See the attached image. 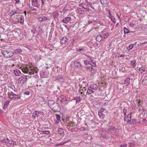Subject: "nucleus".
<instances>
[{
    "mask_svg": "<svg viewBox=\"0 0 147 147\" xmlns=\"http://www.w3.org/2000/svg\"><path fill=\"white\" fill-rule=\"evenodd\" d=\"M49 106L51 109L55 112H58L61 110L59 104L53 100H49L48 102Z\"/></svg>",
    "mask_w": 147,
    "mask_h": 147,
    "instance_id": "f257e3e1",
    "label": "nucleus"
},
{
    "mask_svg": "<svg viewBox=\"0 0 147 147\" xmlns=\"http://www.w3.org/2000/svg\"><path fill=\"white\" fill-rule=\"evenodd\" d=\"M1 53L3 55L5 58L11 57L13 56L14 53L12 51L7 49H4L2 50Z\"/></svg>",
    "mask_w": 147,
    "mask_h": 147,
    "instance_id": "f03ea898",
    "label": "nucleus"
},
{
    "mask_svg": "<svg viewBox=\"0 0 147 147\" xmlns=\"http://www.w3.org/2000/svg\"><path fill=\"white\" fill-rule=\"evenodd\" d=\"M108 132L113 135L115 134L117 132V129L113 126L109 127L107 129Z\"/></svg>",
    "mask_w": 147,
    "mask_h": 147,
    "instance_id": "7ed1b4c3",
    "label": "nucleus"
},
{
    "mask_svg": "<svg viewBox=\"0 0 147 147\" xmlns=\"http://www.w3.org/2000/svg\"><path fill=\"white\" fill-rule=\"evenodd\" d=\"M32 5V6L38 7L40 5V0H31Z\"/></svg>",
    "mask_w": 147,
    "mask_h": 147,
    "instance_id": "20e7f679",
    "label": "nucleus"
},
{
    "mask_svg": "<svg viewBox=\"0 0 147 147\" xmlns=\"http://www.w3.org/2000/svg\"><path fill=\"white\" fill-rule=\"evenodd\" d=\"M132 113L130 112L129 113L127 116V123L129 124H131V115Z\"/></svg>",
    "mask_w": 147,
    "mask_h": 147,
    "instance_id": "39448f33",
    "label": "nucleus"
},
{
    "mask_svg": "<svg viewBox=\"0 0 147 147\" xmlns=\"http://www.w3.org/2000/svg\"><path fill=\"white\" fill-rule=\"evenodd\" d=\"M38 72L37 69L36 67H34L32 69H31L30 71H29V73L30 74H34L35 73H37Z\"/></svg>",
    "mask_w": 147,
    "mask_h": 147,
    "instance_id": "423d86ee",
    "label": "nucleus"
},
{
    "mask_svg": "<svg viewBox=\"0 0 147 147\" xmlns=\"http://www.w3.org/2000/svg\"><path fill=\"white\" fill-rule=\"evenodd\" d=\"M71 19V18L70 17H65L62 20V22L65 24H67L69 22Z\"/></svg>",
    "mask_w": 147,
    "mask_h": 147,
    "instance_id": "0eeeda50",
    "label": "nucleus"
},
{
    "mask_svg": "<svg viewBox=\"0 0 147 147\" xmlns=\"http://www.w3.org/2000/svg\"><path fill=\"white\" fill-rule=\"evenodd\" d=\"M74 67L76 68H79L82 69V65L78 62H76L74 63Z\"/></svg>",
    "mask_w": 147,
    "mask_h": 147,
    "instance_id": "6e6552de",
    "label": "nucleus"
},
{
    "mask_svg": "<svg viewBox=\"0 0 147 147\" xmlns=\"http://www.w3.org/2000/svg\"><path fill=\"white\" fill-rule=\"evenodd\" d=\"M102 112V111L101 110H99L98 111V115L100 118L103 119L104 117L105 116V115L104 114H103Z\"/></svg>",
    "mask_w": 147,
    "mask_h": 147,
    "instance_id": "1a4fd4ad",
    "label": "nucleus"
},
{
    "mask_svg": "<svg viewBox=\"0 0 147 147\" xmlns=\"http://www.w3.org/2000/svg\"><path fill=\"white\" fill-rule=\"evenodd\" d=\"M22 51L21 49H17L14 50L13 53H14V54H20Z\"/></svg>",
    "mask_w": 147,
    "mask_h": 147,
    "instance_id": "9d476101",
    "label": "nucleus"
},
{
    "mask_svg": "<svg viewBox=\"0 0 147 147\" xmlns=\"http://www.w3.org/2000/svg\"><path fill=\"white\" fill-rule=\"evenodd\" d=\"M38 20L40 22L47 20H48V19L47 17L44 16H42L39 18H38Z\"/></svg>",
    "mask_w": 147,
    "mask_h": 147,
    "instance_id": "9b49d317",
    "label": "nucleus"
},
{
    "mask_svg": "<svg viewBox=\"0 0 147 147\" xmlns=\"http://www.w3.org/2000/svg\"><path fill=\"white\" fill-rule=\"evenodd\" d=\"M67 38L66 37H63L61 40V44H65L66 42L67 41Z\"/></svg>",
    "mask_w": 147,
    "mask_h": 147,
    "instance_id": "f8f14e48",
    "label": "nucleus"
},
{
    "mask_svg": "<svg viewBox=\"0 0 147 147\" xmlns=\"http://www.w3.org/2000/svg\"><path fill=\"white\" fill-rule=\"evenodd\" d=\"M18 12L17 11V10L15 11V9H14L13 10L11 11V12L9 13V15H11V16H13L16 13H17Z\"/></svg>",
    "mask_w": 147,
    "mask_h": 147,
    "instance_id": "ddd939ff",
    "label": "nucleus"
},
{
    "mask_svg": "<svg viewBox=\"0 0 147 147\" xmlns=\"http://www.w3.org/2000/svg\"><path fill=\"white\" fill-rule=\"evenodd\" d=\"M29 6L28 7V9L29 11H37L36 9L34 7L30 6V5H29Z\"/></svg>",
    "mask_w": 147,
    "mask_h": 147,
    "instance_id": "4468645a",
    "label": "nucleus"
},
{
    "mask_svg": "<svg viewBox=\"0 0 147 147\" xmlns=\"http://www.w3.org/2000/svg\"><path fill=\"white\" fill-rule=\"evenodd\" d=\"M124 34H127L129 33H131L133 32V31H130L128 29L124 27Z\"/></svg>",
    "mask_w": 147,
    "mask_h": 147,
    "instance_id": "2eb2a0df",
    "label": "nucleus"
},
{
    "mask_svg": "<svg viewBox=\"0 0 147 147\" xmlns=\"http://www.w3.org/2000/svg\"><path fill=\"white\" fill-rule=\"evenodd\" d=\"M39 114V113L38 111H35L33 113L32 117H35L38 116Z\"/></svg>",
    "mask_w": 147,
    "mask_h": 147,
    "instance_id": "dca6fc26",
    "label": "nucleus"
},
{
    "mask_svg": "<svg viewBox=\"0 0 147 147\" xmlns=\"http://www.w3.org/2000/svg\"><path fill=\"white\" fill-rule=\"evenodd\" d=\"M55 115H56V119L57 121H58L57 122V121H56V124H57L61 120V117L60 115L58 114H55Z\"/></svg>",
    "mask_w": 147,
    "mask_h": 147,
    "instance_id": "f3484780",
    "label": "nucleus"
},
{
    "mask_svg": "<svg viewBox=\"0 0 147 147\" xmlns=\"http://www.w3.org/2000/svg\"><path fill=\"white\" fill-rule=\"evenodd\" d=\"M58 15V12L57 11H54L52 13V15L55 18H57Z\"/></svg>",
    "mask_w": 147,
    "mask_h": 147,
    "instance_id": "a211bd4d",
    "label": "nucleus"
},
{
    "mask_svg": "<svg viewBox=\"0 0 147 147\" xmlns=\"http://www.w3.org/2000/svg\"><path fill=\"white\" fill-rule=\"evenodd\" d=\"M102 36L100 35H98L96 37V41L98 42H100V41H101V40H102Z\"/></svg>",
    "mask_w": 147,
    "mask_h": 147,
    "instance_id": "6ab92c4d",
    "label": "nucleus"
},
{
    "mask_svg": "<svg viewBox=\"0 0 147 147\" xmlns=\"http://www.w3.org/2000/svg\"><path fill=\"white\" fill-rule=\"evenodd\" d=\"M14 72L16 75L17 76H19L21 73V72L20 70L17 69L14 70Z\"/></svg>",
    "mask_w": 147,
    "mask_h": 147,
    "instance_id": "aec40b11",
    "label": "nucleus"
},
{
    "mask_svg": "<svg viewBox=\"0 0 147 147\" xmlns=\"http://www.w3.org/2000/svg\"><path fill=\"white\" fill-rule=\"evenodd\" d=\"M131 124H135L138 123H140V122L137 121L136 119H134L132 120Z\"/></svg>",
    "mask_w": 147,
    "mask_h": 147,
    "instance_id": "412c9836",
    "label": "nucleus"
},
{
    "mask_svg": "<svg viewBox=\"0 0 147 147\" xmlns=\"http://www.w3.org/2000/svg\"><path fill=\"white\" fill-rule=\"evenodd\" d=\"M91 88H90V87L88 88L86 93H88V94H90L92 93H94L93 90H91Z\"/></svg>",
    "mask_w": 147,
    "mask_h": 147,
    "instance_id": "4be33fe9",
    "label": "nucleus"
},
{
    "mask_svg": "<svg viewBox=\"0 0 147 147\" xmlns=\"http://www.w3.org/2000/svg\"><path fill=\"white\" fill-rule=\"evenodd\" d=\"M107 11L109 12V16H108L109 18L111 19L112 21H113V17H114V16H112L111 14V13L110 11V10H109V9Z\"/></svg>",
    "mask_w": 147,
    "mask_h": 147,
    "instance_id": "5701e85b",
    "label": "nucleus"
},
{
    "mask_svg": "<svg viewBox=\"0 0 147 147\" xmlns=\"http://www.w3.org/2000/svg\"><path fill=\"white\" fill-rule=\"evenodd\" d=\"M42 26H39L37 29L38 32H39V33H42Z\"/></svg>",
    "mask_w": 147,
    "mask_h": 147,
    "instance_id": "b1692460",
    "label": "nucleus"
},
{
    "mask_svg": "<svg viewBox=\"0 0 147 147\" xmlns=\"http://www.w3.org/2000/svg\"><path fill=\"white\" fill-rule=\"evenodd\" d=\"M29 69L27 67H25L22 69L23 72L25 73H27L29 71Z\"/></svg>",
    "mask_w": 147,
    "mask_h": 147,
    "instance_id": "393cba45",
    "label": "nucleus"
},
{
    "mask_svg": "<svg viewBox=\"0 0 147 147\" xmlns=\"http://www.w3.org/2000/svg\"><path fill=\"white\" fill-rule=\"evenodd\" d=\"M64 130L63 129L59 128L58 130V133L60 134H62L64 133Z\"/></svg>",
    "mask_w": 147,
    "mask_h": 147,
    "instance_id": "a878e982",
    "label": "nucleus"
},
{
    "mask_svg": "<svg viewBox=\"0 0 147 147\" xmlns=\"http://www.w3.org/2000/svg\"><path fill=\"white\" fill-rule=\"evenodd\" d=\"M90 88H91V89L96 90L98 89V87L96 84H94L92 86H91Z\"/></svg>",
    "mask_w": 147,
    "mask_h": 147,
    "instance_id": "bb28decb",
    "label": "nucleus"
},
{
    "mask_svg": "<svg viewBox=\"0 0 147 147\" xmlns=\"http://www.w3.org/2000/svg\"><path fill=\"white\" fill-rule=\"evenodd\" d=\"M9 140L8 138L5 137L2 140V142L5 143H7L9 142Z\"/></svg>",
    "mask_w": 147,
    "mask_h": 147,
    "instance_id": "cd10ccee",
    "label": "nucleus"
},
{
    "mask_svg": "<svg viewBox=\"0 0 147 147\" xmlns=\"http://www.w3.org/2000/svg\"><path fill=\"white\" fill-rule=\"evenodd\" d=\"M20 22L21 23H23L24 21V18L23 16H21L19 18Z\"/></svg>",
    "mask_w": 147,
    "mask_h": 147,
    "instance_id": "c85d7f7f",
    "label": "nucleus"
},
{
    "mask_svg": "<svg viewBox=\"0 0 147 147\" xmlns=\"http://www.w3.org/2000/svg\"><path fill=\"white\" fill-rule=\"evenodd\" d=\"M136 60H135L131 61V63L132 65L134 67H135L136 65Z\"/></svg>",
    "mask_w": 147,
    "mask_h": 147,
    "instance_id": "c756f323",
    "label": "nucleus"
},
{
    "mask_svg": "<svg viewBox=\"0 0 147 147\" xmlns=\"http://www.w3.org/2000/svg\"><path fill=\"white\" fill-rule=\"evenodd\" d=\"M75 125V124L74 123L70 122L68 123V125H67V126L71 127H74Z\"/></svg>",
    "mask_w": 147,
    "mask_h": 147,
    "instance_id": "7c9ffc66",
    "label": "nucleus"
},
{
    "mask_svg": "<svg viewBox=\"0 0 147 147\" xmlns=\"http://www.w3.org/2000/svg\"><path fill=\"white\" fill-rule=\"evenodd\" d=\"M100 2L102 5L106 4L107 2V0H100Z\"/></svg>",
    "mask_w": 147,
    "mask_h": 147,
    "instance_id": "2f4dec72",
    "label": "nucleus"
},
{
    "mask_svg": "<svg viewBox=\"0 0 147 147\" xmlns=\"http://www.w3.org/2000/svg\"><path fill=\"white\" fill-rule=\"evenodd\" d=\"M134 46V44H131L127 48L129 50H130L132 49Z\"/></svg>",
    "mask_w": 147,
    "mask_h": 147,
    "instance_id": "473e14b6",
    "label": "nucleus"
},
{
    "mask_svg": "<svg viewBox=\"0 0 147 147\" xmlns=\"http://www.w3.org/2000/svg\"><path fill=\"white\" fill-rule=\"evenodd\" d=\"M97 4L96 3H94L93 5H90V7L93 9H95V7H97Z\"/></svg>",
    "mask_w": 147,
    "mask_h": 147,
    "instance_id": "72a5a7b5",
    "label": "nucleus"
},
{
    "mask_svg": "<svg viewBox=\"0 0 147 147\" xmlns=\"http://www.w3.org/2000/svg\"><path fill=\"white\" fill-rule=\"evenodd\" d=\"M20 98V96L15 94L13 100Z\"/></svg>",
    "mask_w": 147,
    "mask_h": 147,
    "instance_id": "f704fd0d",
    "label": "nucleus"
},
{
    "mask_svg": "<svg viewBox=\"0 0 147 147\" xmlns=\"http://www.w3.org/2000/svg\"><path fill=\"white\" fill-rule=\"evenodd\" d=\"M127 111V110L126 109L124 108L123 109V112L124 113V115H125V116L124 117V120L125 121V119L126 118L125 115L126 114Z\"/></svg>",
    "mask_w": 147,
    "mask_h": 147,
    "instance_id": "c9c22d12",
    "label": "nucleus"
},
{
    "mask_svg": "<svg viewBox=\"0 0 147 147\" xmlns=\"http://www.w3.org/2000/svg\"><path fill=\"white\" fill-rule=\"evenodd\" d=\"M9 101L8 100L6 101L4 105V107H3V108L4 109H5V108L7 107L8 105L9 104Z\"/></svg>",
    "mask_w": 147,
    "mask_h": 147,
    "instance_id": "e433bc0d",
    "label": "nucleus"
},
{
    "mask_svg": "<svg viewBox=\"0 0 147 147\" xmlns=\"http://www.w3.org/2000/svg\"><path fill=\"white\" fill-rule=\"evenodd\" d=\"M42 132L44 134H48L50 133V131L48 130H43L42 131Z\"/></svg>",
    "mask_w": 147,
    "mask_h": 147,
    "instance_id": "4c0bfd02",
    "label": "nucleus"
},
{
    "mask_svg": "<svg viewBox=\"0 0 147 147\" xmlns=\"http://www.w3.org/2000/svg\"><path fill=\"white\" fill-rule=\"evenodd\" d=\"M130 78H127L125 81V82H126L127 83V86L128 85V84H130Z\"/></svg>",
    "mask_w": 147,
    "mask_h": 147,
    "instance_id": "58836bf2",
    "label": "nucleus"
},
{
    "mask_svg": "<svg viewBox=\"0 0 147 147\" xmlns=\"http://www.w3.org/2000/svg\"><path fill=\"white\" fill-rule=\"evenodd\" d=\"M135 25V23L134 22H130L129 23V26L130 27H133Z\"/></svg>",
    "mask_w": 147,
    "mask_h": 147,
    "instance_id": "ea45409f",
    "label": "nucleus"
},
{
    "mask_svg": "<svg viewBox=\"0 0 147 147\" xmlns=\"http://www.w3.org/2000/svg\"><path fill=\"white\" fill-rule=\"evenodd\" d=\"M139 70L140 71H141V73H142L143 72L145 71V69L144 68L142 67L139 68Z\"/></svg>",
    "mask_w": 147,
    "mask_h": 147,
    "instance_id": "a19ab883",
    "label": "nucleus"
},
{
    "mask_svg": "<svg viewBox=\"0 0 147 147\" xmlns=\"http://www.w3.org/2000/svg\"><path fill=\"white\" fill-rule=\"evenodd\" d=\"M143 102V101L141 100H140L138 102V105L139 107H142V106H141V104Z\"/></svg>",
    "mask_w": 147,
    "mask_h": 147,
    "instance_id": "79ce46f5",
    "label": "nucleus"
},
{
    "mask_svg": "<svg viewBox=\"0 0 147 147\" xmlns=\"http://www.w3.org/2000/svg\"><path fill=\"white\" fill-rule=\"evenodd\" d=\"M119 146L120 147H127V145L126 143H124L121 144Z\"/></svg>",
    "mask_w": 147,
    "mask_h": 147,
    "instance_id": "37998d69",
    "label": "nucleus"
},
{
    "mask_svg": "<svg viewBox=\"0 0 147 147\" xmlns=\"http://www.w3.org/2000/svg\"><path fill=\"white\" fill-rule=\"evenodd\" d=\"M129 144H130V147H134L135 145V144L133 142L130 143H129Z\"/></svg>",
    "mask_w": 147,
    "mask_h": 147,
    "instance_id": "c03bdc74",
    "label": "nucleus"
},
{
    "mask_svg": "<svg viewBox=\"0 0 147 147\" xmlns=\"http://www.w3.org/2000/svg\"><path fill=\"white\" fill-rule=\"evenodd\" d=\"M31 32H32L33 34H34L36 32H37L36 31V28H34L33 30H32Z\"/></svg>",
    "mask_w": 147,
    "mask_h": 147,
    "instance_id": "a18cd8bd",
    "label": "nucleus"
},
{
    "mask_svg": "<svg viewBox=\"0 0 147 147\" xmlns=\"http://www.w3.org/2000/svg\"><path fill=\"white\" fill-rule=\"evenodd\" d=\"M23 79H24V77H21L20 78L18 79V81H20V82H18L19 83H21V81H22V80H23Z\"/></svg>",
    "mask_w": 147,
    "mask_h": 147,
    "instance_id": "49530a36",
    "label": "nucleus"
},
{
    "mask_svg": "<svg viewBox=\"0 0 147 147\" xmlns=\"http://www.w3.org/2000/svg\"><path fill=\"white\" fill-rule=\"evenodd\" d=\"M15 94H10L9 96L10 98L11 99H14Z\"/></svg>",
    "mask_w": 147,
    "mask_h": 147,
    "instance_id": "de8ad7c7",
    "label": "nucleus"
},
{
    "mask_svg": "<svg viewBox=\"0 0 147 147\" xmlns=\"http://www.w3.org/2000/svg\"><path fill=\"white\" fill-rule=\"evenodd\" d=\"M63 96H61V97L62 99V100H60V101L61 102H62L63 101H67L66 99V98H63Z\"/></svg>",
    "mask_w": 147,
    "mask_h": 147,
    "instance_id": "09e8293b",
    "label": "nucleus"
},
{
    "mask_svg": "<svg viewBox=\"0 0 147 147\" xmlns=\"http://www.w3.org/2000/svg\"><path fill=\"white\" fill-rule=\"evenodd\" d=\"M77 51H78V52H80L81 51H82V52H84V49H80V48H79V49H77Z\"/></svg>",
    "mask_w": 147,
    "mask_h": 147,
    "instance_id": "8fccbe9b",
    "label": "nucleus"
},
{
    "mask_svg": "<svg viewBox=\"0 0 147 147\" xmlns=\"http://www.w3.org/2000/svg\"><path fill=\"white\" fill-rule=\"evenodd\" d=\"M84 64L86 65H87L88 64H90L89 62H88V61L86 60H85L84 61Z\"/></svg>",
    "mask_w": 147,
    "mask_h": 147,
    "instance_id": "3c124183",
    "label": "nucleus"
},
{
    "mask_svg": "<svg viewBox=\"0 0 147 147\" xmlns=\"http://www.w3.org/2000/svg\"><path fill=\"white\" fill-rule=\"evenodd\" d=\"M41 6H43L44 4V3L46 0H41Z\"/></svg>",
    "mask_w": 147,
    "mask_h": 147,
    "instance_id": "603ef678",
    "label": "nucleus"
},
{
    "mask_svg": "<svg viewBox=\"0 0 147 147\" xmlns=\"http://www.w3.org/2000/svg\"><path fill=\"white\" fill-rule=\"evenodd\" d=\"M87 69H89V70L91 71L92 70V69L93 68L92 66H90L88 67H87Z\"/></svg>",
    "mask_w": 147,
    "mask_h": 147,
    "instance_id": "864d4df0",
    "label": "nucleus"
},
{
    "mask_svg": "<svg viewBox=\"0 0 147 147\" xmlns=\"http://www.w3.org/2000/svg\"><path fill=\"white\" fill-rule=\"evenodd\" d=\"M24 94L25 95H29L30 94V92L28 91H27L26 92H25L24 93Z\"/></svg>",
    "mask_w": 147,
    "mask_h": 147,
    "instance_id": "5fc2aeb1",
    "label": "nucleus"
},
{
    "mask_svg": "<svg viewBox=\"0 0 147 147\" xmlns=\"http://www.w3.org/2000/svg\"><path fill=\"white\" fill-rule=\"evenodd\" d=\"M10 87L13 90H15V88L14 85H12V86H10Z\"/></svg>",
    "mask_w": 147,
    "mask_h": 147,
    "instance_id": "6e6d98bb",
    "label": "nucleus"
},
{
    "mask_svg": "<svg viewBox=\"0 0 147 147\" xmlns=\"http://www.w3.org/2000/svg\"><path fill=\"white\" fill-rule=\"evenodd\" d=\"M91 73L93 74H94L95 73V70L94 69H92L91 70Z\"/></svg>",
    "mask_w": 147,
    "mask_h": 147,
    "instance_id": "4d7b16f0",
    "label": "nucleus"
},
{
    "mask_svg": "<svg viewBox=\"0 0 147 147\" xmlns=\"http://www.w3.org/2000/svg\"><path fill=\"white\" fill-rule=\"evenodd\" d=\"M82 87L83 88V89H82V90L83 91H85L86 90V88H85V87L84 86V85H82Z\"/></svg>",
    "mask_w": 147,
    "mask_h": 147,
    "instance_id": "13d9d810",
    "label": "nucleus"
},
{
    "mask_svg": "<svg viewBox=\"0 0 147 147\" xmlns=\"http://www.w3.org/2000/svg\"><path fill=\"white\" fill-rule=\"evenodd\" d=\"M93 65H92L91 64H90L93 67H95L96 66V64L95 62H93Z\"/></svg>",
    "mask_w": 147,
    "mask_h": 147,
    "instance_id": "bf43d9fd",
    "label": "nucleus"
},
{
    "mask_svg": "<svg viewBox=\"0 0 147 147\" xmlns=\"http://www.w3.org/2000/svg\"><path fill=\"white\" fill-rule=\"evenodd\" d=\"M13 142V141H12V140H9V142H8V143H9L11 144V145H12V142Z\"/></svg>",
    "mask_w": 147,
    "mask_h": 147,
    "instance_id": "052dcab7",
    "label": "nucleus"
},
{
    "mask_svg": "<svg viewBox=\"0 0 147 147\" xmlns=\"http://www.w3.org/2000/svg\"><path fill=\"white\" fill-rule=\"evenodd\" d=\"M116 20L115 19V17H113V21H112L113 22H114V23H115L116 22Z\"/></svg>",
    "mask_w": 147,
    "mask_h": 147,
    "instance_id": "680f3d73",
    "label": "nucleus"
},
{
    "mask_svg": "<svg viewBox=\"0 0 147 147\" xmlns=\"http://www.w3.org/2000/svg\"><path fill=\"white\" fill-rule=\"evenodd\" d=\"M16 142L15 141H13V142H12V145L14 146V145H16Z\"/></svg>",
    "mask_w": 147,
    "mask_h": 147,
    "instance_id": "e2e57ef3",
    "label": "nucleus"
},
{
    "mask_svg": "<svg viewBox=\"0 0 147 147\" xmlns=\"http://www.w3.org/2000/svg\"><path fill=\"white\" fill-rule=\"evenodd\" d=\"M16 1L15 4H17L19 3L20 2L19 0H15Z\"/></svg>",
    "mask_w": 147,
    "mask_h": 147,
    "instance_id": "0e129e2a",
    "label": "nucleus"
},
{
    "mask_svg": "<svg viewBox=\"0 0 147 147\" xmlns=\"http://www.w3.org/2000/svg\"><path fill=\"white\" fill-rule=\"evenodd\" d=\"M108 105V102H105L104 104V105H105V106H106V105Z\"/></svg>",
    "mask_w": 147,
    "mask_h": 147,
    "instance_id": "69168bd1",
    "label": "nucleus"
},
{
    "mask_svg": "<svg viewBox=\"0 0 147 147\" xmlns=\"http://www.w3.org/2000/svg\"><path fill=\"white\" fill-rule=\"evenodd\" d=\"M109 34L107 33V34H106L105 35V36H104V38H107V37L109 35Z\"/></svg>",
    "mask_w": 147,
    "mask_h": 147,
    "instance_id": "338daca9",
    "label": "nucleus"
},
{
    "mask_svg": "<svg viewBox=\"0 0 147 147\" xmlns=\"http://www.w3.org/2000/svg\"><path fill=\"white\" fill-rule=\"evenodd\" d=\"M142 121L143 122H146L147 121V120H146V119H143V121Z\"/></svg>",
    "mask_w": 147,
    "mask_h": 147,
    "instance_id": "774afa93",
    "label": "nucleus"
}]
</instances>
